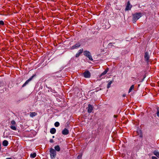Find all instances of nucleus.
Here are the masks:
<instances>
[{
  "label": "nucleus",
  "mask_w": 159,
  "mask_h": 159,
  "mask_svg": "<svg viewBox=\"0 0 159 159\" xmlns=\"http://www.w3.org/2000/svg\"><path fill=\"white\" fill-rule=\"evenodd\" d=\"M142 13H136L133 15V22L134 23H135L137 20H138L140 17L142 16Z\"/></svg>",
  "instance_id": "1"
},
{
  "label": "nucleus",
  "mask_w": 159,
  "mask_h": 159,
  "mask_svg": "<svg viewBox=\"0 0 159 159\" xmlns=\"http://www.w3.org/2000/svg\"><path fill=\"white\" fill-rule=\"evenodd\" d=\"M50 154L52 159H54L56 156V150L52 148L50 149Z\"/></svg>",
  "instance_id": "2"
},
{
  "label": "nucleus",
  "mask_w": 159,
  "mask_h": 159,
  "mask_svg": "<svg viewBox=\"0 0 159 159\" xmlns=\"http://www.w3.org/2000/svg\"><path fill=\"white\" fill-rule=\"evenodd\" d=\"M11 125L10 126V128L12 130H16L17 125L15 121L13 120H11Z\"/></svg>",
  "instance_id": "3"
},
{
  "label": "nucleus",
  "mask_w": 159,
  "mask_h": 159,
  "mask_svg": "<svg viewBox=\"0 0 159 159\" xmlns=\"http://www.w3.org/2000/svg\"><path fill=\"white\" fill-rule=\"evenodd\" d=\"M84 54L85 56L87 57L90 60L92 61L93 60V59L91 55V53L89 51H84Z\"/></svg>",
  "instance_id": "4"
},
{
  "label": "nucleus",
  "mask_w": 159,
  "mask_h": 159,
  "mask_svg": "<svg viewBox=\"0 0 159 159\" xmlns=\"http://www.w3.org/2000/svg\"><path fill=\"white\" fill-rule=\"evenodd\" d=\"M36 76V75H33L31 77H30L29 79L27 80L23 84V85L22 86V87H25V86L27 84H28L31 81L32 79L34 78V77L35 76Z\"/></svg>",
  "instance_id": "5"
},
{
  "label": "nucleus",
  "mask_w": 159,
  "mask_h": 159,
  "mask_svg": "<svg viewBox=\"0 0 159 159\" xmlns=\"http://www.w3.org/2000/svg\"><path fill=\"white\" fill-rule=\"evenodd\" d=\"M83 75L85 78H89L91 76L90 73L88 70L84 71L83 73Z\"/></svg>",
  "instance_id": "6"
},
{
  "label": "nucleus",
  "mask_w": 159,
  "mask_h": 159,
  "mask_svg": "<svg viewBox=\"0 0 159 159\" xmlns=\"http://www.w3.org/2000/svg\"><path fill=\"white\" fill-rule=\"evenodd\" d=\"M93 106L92 105L89 104L87 108L88 112L89 113H91L93 110Z\"/></svg>",
  "instance_id": "7"
},
{
  "label": "nucleus",
  "mask_w": 159,
  "mask_h": 159,
  "mask_svg": "<svg viewBox=\"0 0 159 159\" xmlns=\"http://www.w3.org/2000/svg\"><path fill=\"white\" fill-rule=\"evenodd\" d=\"M81 46L80 44L78 43L76 44H75V45L72 46L71 48L70 49L71 50L74 49H77L79 47H80Z\"/></svg>",
  "instance_id": "8"
},
{
  "label": "nucleus",
  "mask_w": 159,
  "mask_h": 159,
  "mask_svg": "<svg viewBox=\"0 0 159 159\" xmlns=\"http://www.w3.org/2000/svg\"><path fill=\"white\" fill-rule=\"evenodd\" d=\"M132 7V6L130 5L129 1L127 3V6L125 8V11L130 10Z\"/></svg>",
  "instance_id": "9"
},
{
  "label": "nucleus",
  "mask_w": 159,
  "mask_h": 159,
  "mask_svg": "<svg viewBox=\"0 0 159 159\" xmlns=\"http://www.w3.org/2000/svg\"><path fill=\"white\" fill-rule=\"evenodd\" d=\"M144 59L147 61H148L149 59V55L148 52H145L144 55Z\"/></svg>",
  "instance_id": "10"
},
{
  "label": "nucleus",
  "mask_w": 159,
  "mask_h": 159,
  "mask_svg": "<svg viewBox=\"0 0 159 159\" xmlns=\"http://www.w3.org/2000/svg\"><path fill=\"white\" fill-rule=\"evenodd\" d=\"M69 131L68 129L66 128H65L62 131V133L64 135H66L68 134Z\"/></svg>",
  "instance_id": "11"
},
{
  "label": "nucleus",
  "mask_w": 159,
  "mask_h": 159,
  "mask_svg": "<svg viewBox=\"0 0 159 159\" xmlns=\"http://www.w3.org/2000/svg\"><path fill=\"white\" fill-rule=\"evenodd\" d=\"M83 52V49H80L79 50L78 52L76 54L75 57H78L80 56V55Z\"/></svg>",
  "instance_id": "12"
},
{
  "label": "nucleus",
  "mask_w": 159,
  "mask_h": 159,
  "mask_svg": "<svg viewBox=\"0 0 159 159\" xmlns=\"http://www.w3.org/2000/svg\"><path fill=\"white\" fill-rule=\"evenodd\" d=\"M153 154L156 156L157 157L159 158V152L157 150H155L153 152Z\"/></svg>",
  "instance_id": "13"
},
{
  "label": "nucleus",
  "mask_w": 159,
  "mask_h": 159,
  "mask_svg": "<svg viewBox=\"0 0 159 159\" xmlns=\"http://www.w3.org/2000/svg\"><path fill=\"white\" fill-rule=\"evenodd\" d=\"M56 132V129L54 128H52L50 130V132L52 134H54Z\"/></svg>",
  "instance_id": "14"
},
{
  "label": "nucleus",
  "mask_w": 159,
  "mask_h": 159,
  "mask_svg": "<svg viewBox=\"0 0 159 159\" xmlns=\"http://www.w3.org/2000/svg\"><path fill=\"white\" fill-rule=\"evenodd\" d=\"M108 71V68H107V69L105 70L100 75V76H102V75H105Z\"/></svg>",
  "instance_id": "15"
},
{
  "label": "nucleus",
  "mask_w": 159,
  "mask_h": 159,
  "mask_svg": "<svg viewBox=\"0 0 159 159\" xmlns=\"http://www.w3.org/2000/svg\"><path fill=\"white\" fill-rule=\"evenodd\" d=\"M8 144V142L7 140H4L3 141L2 144L4 146H7Z\"/></svg>",
  "instance_id": "16"
},
{
  "label": "nucleus",
  "mask_w": 159,
  "mask_h": 159,
  "mask_svg": "<svg viewBox=\"0 0 159 159\" xmlns=\"http://www.w3.org/2000/svg\"><path fill=\"white\" fill-rule=\"evenodd\" d=\"M37 115V113L35 112H32L30 113V116L31 117H33Z\"/></svg>",
  "instance_id": "17"
},
{
  "label": "nucleus",
  "mask_w": 159,
  "mask_h": 159,
  "mask_svg": "<svg viewBox=\"0 0 159 159\" xmlns=\"http://www.w3.org/2000/svg\"><path fill=\"white\" fill-rule=\"evenodd\" d=\"M55 149L57 151L59 152L60 150V148L59 145H57L55 146Z\"/></svg>",
  "instance_id": "18"
},
{
  "label": "nucleus",
  "mask_w": 159,
  "mask_h": 159,
  "mask_svg": "<svg viewBox=\"0 0 159 159\" xmlns=\"http://www.w3.org/2000/svg\"><path fill=\"white\" fill-rule=\"evenodd\" d=\"M36 153H31L30 155V157L32 158H34L36 157Z\"/></svg>",
  "instance_id": "19"
},
{
  "label": "nucleus",
  "mask_w": 159,
  "mask_h": 159,
  "mask_svg": "<svg viewBox=\"0 0 159 159\" xmlns=\"http://www.w3.org/2000/svg\"><path fill=\"white\" fill-rule=\"evenodd\" d=\"M134 89V85H132L130 87V88H129V89L128 93H129L132 90V89Z\"/></svg>",
  "instance_id": "20"
},
{
  "label": "nucleus",
  "mask_w": 159,
  "mask_h": 159,
  "mask_svg": "<svg viewBox=\"0 0 159 159\" xmlns=\"http://www.w3.org/2000/svg\"><path fill=\"white\" fill-rule=\"evenodd\" d=\"M112 81H110L109 83L108 84L107 86V88L109 89L111 86V84L112 83Z\"/></svg>",
  "instance_id": "21"
},
{
  "label": "nucleus",
  "mask_w": 159,
  "mask_h": 159,
  "mask_svg": "<svg viewBox=\"0 0 159 159\" xmlns=\"http://www.w3.org/2000/svg\"><path fill=\"white\" fill-rule=\"evenodd\" d=\"M60 124L59 122H56L54 124V125L55 127H57L59 126Z\"/></svg>",
  "instance_id": "22"
},
{
  "label": "nucleus",
  "mask_w": 159,
  "mask_h": 159,
  "mask_svg": "<svg viewBox=\"0 0 159 159\" xmlns=\"http://www.w3.org/2000/svg\"><path fill=\"white\" fill-rule=\"evenodd\" d=\"M157 116L159 117V107H157Z\"/></svg>",
  "instance_id": "23"
},
{
  "label": "nucleus",
  "mask_w": 159,
  "mask_h": 159,
  "mask_svg": "<svg viewBox=\"0 0 159 159\" xmlns=\"http://www.w3.org/2000/svg\"><path fill=\"white\" fill-rule=\"evenodd\" d=\"M4 25V22L2 20L0 21V25Z\"/></svg>",
  "instance_id": "24"
},
{
  "label": "nucleus",
  "mask_w": 159,
  "mask_h": 159,
  "mask_svg": "<svg viewBox=\"0 0 159 159\" xmlns=\"http://www.w3.org/2000/svg\"><path fill=\"white\" fill-rule=\"evenodd\" d=\"M152 159H157V157L155 156H152Z\"/></svg>",
  "instance_id": "25"
},
{
  "label": "nucleus",
  "mask_w": 159,
  "mask_h": 159,
  "mask_svg": "<svg viewBox=\"0 0 159 159\" xmlns=\"http://www.w3.org/2000/svg\"><path fill=\"white\" fill-rule=\"evenodd\" d=\"M50 143H52L54 142V141L52 139H51L50 140Z\"/></svg>",
  "instance_id": "26"
},
{
  "label": "nucleus",
  "mask_w": 159,
  "mask_h": 159,
  "mask_svg": "<svg viewBox=\"0 0 159 159\" xmlns=\"http://www.w3.org/2000/svg\"><path fill=\"white\" fill-rule=\"evenodd\" d=\"M117 115H114V118H116V117H117Z\"/></svg>",
  "instance_id": "27"
},
{
  "label": "nucleus",
  "mask_w": 159,
  "mask_h": 159,
  "mask_svg": "<svg viewBox=\"0 0 159 159\" xmlns=\"http://www.w3.org/2000/svg\"><path fill=\"white\" fill-rule=\"evenodd\" d=\"M6 159H12V158L11 157H8V158H6Z\"/></svg>",
  "instance_id": "28"
},
{
  "label": "nucleus",
  "mask_w": 159,
  "mask_h": 159,
  "mask_svg": "<svg viewBox=\"0 0 159 159\" xmlns=\"http://www.w3.org/2000/svg\"><path fill=\"white\" fill-rule=\"evenodd\" d=\"M125 95L124 94V95H123V96L124 97H125Z\"/></svg>",
  "instance_id": "29"
},
{
  "label": "nucleus",
  "mask_w": 159,
  "mask_h": 159,
  "mask_svg": "<svg viewBox=\"0 0 159 159\" xmlns=\"http://www.w3.org/2000/svg\"><path fill=\"white\" fill-rule=\"evenodd\" d=\"M52 138H54V136H52Z\"/></svg>",
  "instance_id": "30"
},
{
  "label": "nucleus",
  "mask_w": 159,
  "mask_h": 159,
  "mask_svg": "<svg viewBox=\"0 0 159 159\" xmlns=\"http://www.w3.org/2000/svg\"><path fill=\"white\" fill-rule=\"evenodd\" d=\"M112 43H110L109 44H111Z\"/></svg>",
  "instance_id": "31"
}]
</instances>
